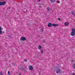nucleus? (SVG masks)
<instances>
[{"mask_svg": "<svg viewBox=\"0 0 75 75\" xmlns=\"http://www.w3.org/2000/svg\"><path fill=\"white\" fill-rule=\"evenodd\" d=\"M64 25L66 26H67V25H69V23L68 22H66L64 23Z\"/></svg>", "mask_w": 75, "mask_h": 75, "instance_id": "9d476101", "label": "nucleus"}, {"mask_svg": "<svg viewBox=\"0 0 75 75\" xmlns=\"http://www.w3.org/2000/svg\"><path fill=\"white\" fill-rule=\"evenodd\" d=\"M43 42H45H45H46V41H45V40H43Z\"/></svg>", "mask_w": 75, "mask_h": 75, "instance_id": "412c9836", "label": "nucleus"}, {"mask_svg": "<svg viewBox=\"0 0 75 75\" xmlns=\"http://www.w3.org/2000/svg\"><path fill=\"white\" fill-rule=\"evenodd\" d=\"M55 69L56 71V72L57 74H60V73L61 72V69H60V68H59L56 67L55 68Z\"/></svg>", "mask_w": 75, "mask_h": 75, "instance_id": "f257e3e1", "label": "nucleus"}, {"mask_svg": "<svg viewBox=\"0 0 75 75\" xmlns=\"http://www.w3.org/2000/svg\"><path fill=\"white\" fill-rule=\"evenodd\" d=\"M56 0H50V2H51V3H54L55 2Z\"/></svg>", "mask_w": 75, "mask_h": 75, "instance_id": "6e6552de", "label": "nucleus"}, {"mask_svg": "<svg viewBox=\"0 0 75 75\" xmlns=\"http://www.w3.org/2000/svg\"><path fill=\"white\" fill-rule=\"evenodd\" d=\"M41 53H43V50H42V51H41Z\"/></svg>", "mask_w": 75, "mask_h": 75, "instance_id": "a878e982", "label": "nucleus"}, {"mask_svg": "<svg viewBox=\"0 0 75 75\" xmlns=\"http://www.w3.org/2000/svg\"><path fill=\"white\" fill-rule=\"evenodd\" d=\"M57 3H59V2L58 1H57Z\"/></svg>", "mask_w": 75, "mask_h": 75, "instance_id": "cd10ccee", "label": "nucleus"}, {"mask_svg": "<svg viewBox=\"0 0 75 75\" xmlns=\"http://www.w3.org/2000/svg\"><path fill=\"white\" fill-rule=\"evenodd\" d=\"M42 32H43L44 31V28H41Z\"/></svg>", "mask_w": 75, "mask_h": 75, "instance_id": "dca6fc26", "label": "nucleus"}, {"mask_svg": "<svg viewBox=\"0 0 75 75\" xmlns=\"http://www.w3.org/2000/svg\"><path fill=\"white\" fill-rule=\"evenodd\" d=\"M24 13H25V12H24Z\"/></svg>", "mask_w": 75, "mask_h": 75, "instance_id": "72a5a7b5", "label": "nucleus"}, {"mask_svg": "<svg viewBox=\"0 0 75 75\" xmlns=\"http://www.w3.org/2000/svg\"><path fill=\"white\" fill-rule=\"evenodd\" d=\"M42 48V47L40 45H39L38 47V49L39 50H41Z\"/></svg>", "mask_w": 75, "mask_h": 75, "instance_id": "9b49d317", "label": "nucleus"}, {"mask_svg": "<svg viewBox=\"0 0 75 75\" xmlns=\"http://www.w3.org/2000/svg\"><path fill=\"white\" fill-rule=\"evenodd\" d=\"M2 33V31H1V27H0V33Z\"/></svg>", "mask_w": 75, "mask_h": 75, "instance_id": "2eb2a0df", "label": "nucleus"}, {"mask_svg": "<svg viewBox=\"0 0 75 75\" xmlns=\"http://www.w3.org/2000/svg\"><path fill=\"white\" fill-rule=\"evenodd\" d=\"M72 62H75V60H73L71 61Z\"/></svg>", "mask_w": 75, "mask_h": 75, "instance_id": "6ab92c4d", "label": "nucleus"}, {"mask_svg": "<svg viewBox=\"0 0 75 75\" xmlns=\"http://www.w3.org/2000/svg\"><path fill=\"white\" fill-rule=\"evenodd\" d=\"M21 69L22 71H23V72H25V69H24V67H21Z\"/></svg>", "mask_w": 75, "mask_h": 75, "instance_id": "423d86ee", "label": "nucleus"}, {"mask_svg": "<svg viewBox=\"0 0 75 75\" xmlns=\"http://www.w3.org/2000/svg\"><path fill=\"white\" fill-rule=\"evenodd\" d=\"M71 31H72V32H74V33H75V28H72L71 30Z\"/></svg>", "mask_w": 75, "mask_h": 75, "instance_id": "ddd939ff", "label": "nucleus"}, {"mask_svg": "<svg viewBox=\"0 0 75 75\" xmlns=\"http://www.w3.org/2000/svg\"><path fill=\"white\" fill-rule=\"evenodd\" d=\"M41 4H42V5H44V3H41Z\"/></svg>", "mask_w": 75, "mask_h": 75, "instance_id": "c85d7f7f", "label": "nucleus"}, {"mask_svg": "<svg viewBox=\"0 0 75 75\" xmlns=\"http://www.w3.org/2000/svg\"><path fill=\"white\" fill-rule=\"evenodd\" d=\"M9 37H11V36H9Z\"/></svg>", "mask_w": 75, "mask_h": 75, "instance_id": "2f4dec72", "label": "nucleus"}, {"mask_svg": "<svg viewBox=\"0 0 75 75\" xmlns=\"http://www.w3.org/2000/svg\"><path fill=\"white\" fill-rule=\"evenodd\" d=\"M24 61H25V62H26L27 61V60H26V59H24Z\"/></svg>", "mask_w": 75, "mask_h": 75, "instance_id": "5701e85b", "label": "nucleus"}, {"mask_svg": "<svg viewBox=\"0 0 75 75\" xmlns=\"http://www.w3.org/2000/svg\"><path fill=\"white\" fill-rule=\"evenodd\" d=\"M71 75H75V74L74 73L71 74Z\"/></svg>", "mask_w": 75, "mask_h": 75, "instance_id": "a211bd4d", "label": "nucleus"}, {"mask_svg": "<svg viewBox=\"0 0 75 75\" xmlns=\"http://www.w3.org/2000/svg\"><path fill=\"white\" fill-rule=\"evenodd\" d=\"M13 65L15 67L16 66V65H15V64H14V63H13Z\"/></svg>", "mask_w": 75, "mask_h": 75, "instance_id": "7c9ffc66", "label": "nucleus"}, {"mask_svg": "<svg viewBox=\"0 0 75 75\" xmlns=\"http://www.w3.org/2000/svg\"><path fill=\"white\" fill-rule=\"evenodd\" d=\"M37 1H40V0H37Z\"/></svg>", "mask_w": 75, "mask_h": 75, "instance_id": "c756f323", "label": "nucleus"}, {"mask_svg": "<svg viewBox=\"0 0 75 75\" xmlns=\"http://www.w3.org/2000/svg\"><path fill=\"white\" fill-rule=\"evenodd\" d=\"M52 26H54V27H57V26H58L59 25L58 24H52Z\"/></svg>", "mask_w": 75, "mask_h": 75, "instance_id": "0eeeda50", "label": "nucleus"}, {"mask_svg": "<svg viewBox=\"0 0 75 75\" xmlns=\"http://www.w3.org/2000/svg\"><path fill=\"white\" fill-rule=\"evenodd\" d=\"M8 8H9V10H10V9H11V7H9Z\"/></svg>", "mask_w": 75, "mask_h": 75, "instance_id": "bb28decb", "label": "nucleus"}, {"mask_svg": "<svg viewBox=\"0 0 75 75\" xmlns=\"http://www.w3.org/2000/svg\"><path fill=\"white\" fill-rule=\"evenodd\" d=\"M75 33L74 32H72L71 33V36H74V35H75Z\"/></svg>", "mask_w": 75, "mask_h": 75, "instance_id": "1a4fd4ad", "label": "nucleus"}, {"mask_svg": "<svg viewBox=\"0 0 75 75\" xmlns=\"http://www.w3.org/2000/svg\"><path fill=\"white\" fill-rule=\"evenodd\" d=\"M3 33H4V32H3Z\"/></svg>", "mask_w": 75, "mask_h": 75, "instance_id": "c9c22d12", "label": "nucleus"}, {"mask_svg": "<svg viewBox=\"0 0 75 75\" xmlns=\"http://www.w3.org/2000/svg\"><path fill=\"white\" fill-rule=\"evenodd\" d=\"M71 14H72L73 15H74V16H75V13H74V11H72V12H71Z\"/></svg>", "mask_w": 75, "mask_h": 75, "instance_id": "4468645a", "label": "nucleus"}, {"mask_svg": "<svg viewBox=\"0 0 75 75\" xmlns=\"http://www.w3.org/2000/svg\"><path fill=\"white\" fill-rule=\"evenodd\" d=\"M47 10L48 11H50L51 10V8L50 7H47Z\"/></svg>", "mask_w": 75, "mask_h": 75, "instance_id": "f8f14e48", "label": "nucleus"}, {"mask_svg": "<svg viewBox=\"0 0 75 75\" xmlns=\"http://www.w3.org/2000/svg\"><path fill=\"white\" fill-rule=\"evenodd\" d=\"M0 75H3V73H0Z\"/></svg>", "mask_w": 75, "mask_h": 75, "instance_id": "aec40b11", "label": "nucleus"}, {"mask_svg": "<svg viewBox=\"0 0 75 75\" xmlns=\"http://www.w3.org/2000/svg\"><path fill=\"white\" fill-rule=\"evenodd\" d=\"M12 63H13V64H14V63H13V62H12Z\"/></svg>", "mask_w": 75, "mask_h": 75, "instance_id": "473e14b6", "label": "nucleus"}, {"mask_svg": "<svg viewBox=\"0 0 75 75\" xmlns=\"http://www.w3.org/2000/svg\"><path fill=\"white\" fill-rule=\"evenodd\" d=\"M29 69L31 71L33 69V67L32 66H29Z\"/></svg>", "mask_w": 75, "mask_h": 75, "instance_id": "39448f33", "label": "nucleus"}, {"mask_svg": "<svg viewBox=\"0 0 75 75\" xmlns=\"http://www.w3.org/2000/svg\"><path fill=\"white\" fill-rule=\"evenodd\" d=\"M58 20H59V21H61V19H60L59 18H58Z\"/></svg>", "mask_w": 75, "mask_h": 75, "instance_id": "393cba45", "label": "nucleus"}, {"mask_svg": "<svg viewBox=\"0 0 75 75\" xmlns=\"http://www.w3.org/2000/svg\"><path fill=\"white\" fill-rule=\"evenodd\" d=\"M73 67L74 69H75V63H74L73 65Z\"/></svg>", "mask_w": 75, "mask_h": 75, "instance_id": "f3484780", "label": "nucleus"}, {"mask_svg": "<svg viewBox=\"0 0 75 75\" xmlns=\"http://www.w3.org/2000/svg\"><path fill=\"white\" fill-rule=\"evenodd\" d=\"M47 26L48 27H51L52 26V23H49Z\"/></svg>", "mask_w": 75, "mask_h": 75, "instance_id": "20e7f679", "label": "nucleus"}, {"mask_svg": "<svg viewBox=\"0 0 75 75\" xmlns=\"http://www.w3.org/2000/svg\"><path fill=\"white\" fill-rule=\"evenodd\" d=\"M26 40H27V39L24 37H22L21 38V41H26Z\"/></svg>", "mask_w": 75, "mask_h": 75, "instance_id": "f03ea898", "label": "nucleus"}, {"mask_svg": "<svg viewBox=\"0 0 75 75\" xmlns=\"http://www.w3.org/2000/svg\"><path fill=\"white\" fill-rule=\"evenodd\" d=\"M5 4H6V2L3 1V2H1L0 1V6H4Z\"/></svg>", "mask_w": 75, "mask_h": 75, "instance_id": "7ed1b4c3", "label": "nucleus"}, {"mask_svg": "<svg viewBox=\"0 0 75 75\" xmlns=\"http://www.w3.org/2000/svg\"><path fill=\"white\" fill-rule=\"evenodd\" d=\"M39 7H40V8H42V7L41 6H39Z\"/></svg>", "mask_w": 75, "mask_h": 75, "instance_id": "b1692460", "label": "nucleus"}, {"mask_svg": "<svg viewBox=\"0 0 75 75\" xmlns=\"http://www.w3.org/2000/svg\"><path fill=\"white\" fill-rule=\"evenodd\" d=\"M2 34V33H0V34Z\"/></svg>", "mask_w": 75, "mask_h": 75, "instance_id": "f704fd0d", "label": "nucleus"}, {"mask_svg": "<svg viewBox=\"0 0 75 75\" xmlns=\"http://www.w3.org/2000/svg\"><path fill=\"white\" fill-rule=\"evenodd\" d=\"M8 75H10V71H8Z\"/></svg>", "mask_w": 75, "mask_h": 75, "instance_id": "4be33fe9", "label": "nucleus"}]
</instances>
